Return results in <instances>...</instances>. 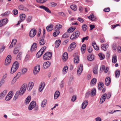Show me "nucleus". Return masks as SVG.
Returning <instances> with one entry per match:
<instances>
[{
    "mask_svg": "<svg viewBox=\"0 0 121 121\" xmlns=\"http://www.w3.org/2000/svg\"><path fill=\"white\" fill-rule=\"evenodd\" d=\"M26 89V86L24 85L22 86L19 91L16 92L13 98V100L15 101L17 98L18 95H22L25 92Z\"/></svg>",
    "mask_w": 121,
    "mask_h": 121,
    "instance_id": "1",
    "label": "nucleus"
},
{
    "mask_svg": "<svg viewBox=\"0 0 121 121\" xmlns=\"http://www.w3.org/2000/svg\"><path fill=\"white\" fill-rule=\"evenodd\" d=\"M19 66L18 62L17 61H15L11 69L10 73H13L18 69Z\"/></svg>",
    "mask_w": 121,
    "mask_h": 121,
    "instance_id": "2",
    "label": "nucleus"
},
{
    "mask_svg": "<svg viewBox=\"0 0 121 121\" xmlns=\"http://www.w3.org/2000/svg\"><path fill=\"white\" fill-rule=\"evenodd\" d=\"M80 35V33L78 31L74 32L71 36L70 39L73 40L77 39Z\"/></svg>",
    "mask_w": 121,
    "mask_h": 121,
    "instance_id": "3",
    "label": "nucleus"
},
{
    "mask_svg": "<svg viewBox=\"0 0 121 121\" xmlns=\"http://www.w3.org/2000/svg\"><path fill=\"white\" fill-rule=\"evenodd\" d=\"M52 53L51 52H47L45 53L43 56V59L45 60H49L51 58Z\"/></svg>",
    "mask_w": 121,
    "mask_h": 121,
    "instance_id": "4",
    "label": "nucleus"
},
{
    "mask_svg": "<svg viewBox=\"0 0 121 121\" xmlns=\"http://www.w3.org/2000/svg\"><path fill=\"white\" fill-rule=\"evenodd\" d=\"M40 69V66L39 65L36 66L35 67L33 70V73L34 75H36L39 72Z\"/></svg>",
    "mask_w": 121,
    "mask_h": 121,
    "instance_id": "5",
    "label": "nucleus"
},
{
    "mask_svg": "<svg viewBox=\"0 0 121 121\" xmlns=\"http://www.w3.org/2000/svg\"><path fill=\"white\" fill-rule=\"evenodd\" d=\"M11 57L10 55H8L7 57L5 62V65H8L9 64L11 60Z\"/></svg>",
    "mask_w": 121,
    "mask_h": 121,
    "instance_id": "6",
    "label": "nucleus"
},
{
    "mask_svg": "<svg viewBox=\"0 0 121 121\" xmlns=\"http://www.w3.org/2000/svg\"><path fill=\"white\" fill-rule=\"evenodd\" d=\"M8 20L7 18H5L1 20L0 21V27H1L7 23Z\"/></svg>",
    "mask_w": 121,
    "mask_h": 121,
    "instance_id": "7",
    "label": "nucleus"
},
{
    "mask_svg": "<svg viewBox=\"0 0 121 121\" xmlns=\"http://www.w3.org/2000/svg\"><path fill=\"white\" fill-rule=\"evenodd\" d=\"M36 31L34 29H32L31 30L30 32L29 35L31 37H33L36 34Z\"/></svg>",
    "mask_w": 121,
    "mask_h": 121,
    "instance_id": "8",
    "label": "nucleus"
},
{
    "mask_svg": "<svg viewBox=\"0 0 121 121\" xmlns=\"http://www.w3.org/2000/svg\"><path fill=\"white\" fill-rule=\"evenodd\" d=\"M76 44L74 42L71 43L70 46L68 48V50L69 51H71L73 50L76 47Z\"/></svg>",
    "mask_w": 121,
    "mask_h": 121,
    "instance_id": "9",
    "label": "nucleus"
},
{
    "mask_svg": "<svg viewBox=\"0 0 121 121\" xmlns=\"http://www.w3.org/2000/svg\"><path fill=\"white\" fill-rule=\"evenodd\" d=\"M82 70L83 65L82 64H81L77 70V74L78 75H80L81 74Z\"/></svg>",
    "mask_w": 121,
    "mask_h": 121,
    "instance_id": "10",
    "label": "nucleus"
},
{
    "mask_svg": "<svg viewBox=\"0 0 121 121\" xmlns=\"http://www.w3.org/2000/svg\"><path fill=\"white\" fill-rule=\"evenodd\" d=\"M107 96V95L106 93L104 94L102 96L100 100V103L102 104L105 101Z\"/></svg>",
    "mask_w": 121,
    "mask_h": 121,
    "instance_id": "11",
    "label": "nucleus"
},
{
    "mask_svg": "<svg viewBox=\"0 0 121 121\" xmlns=\"http://www.w3.org/2000/svg\"><path fill=\"white\" fill-rule=\"evenodd\" d=\"M111 79L109 77H108L105 78V83L107 86H108L111 82Z\"/></svg>",
    "mask_w": 121,
    "mask_h": 121,
    "instance_id": "12",
    "label": "nucleus"
},
{
    "mask_svg": "<svg viewBox=\"0 0 121 121\" xmlns=\"http://www.w3.org/2000/svg\"><path fill=\"white\" fill-rule=\"evenodd\" d=\"M39 8L41 9H43L46 11V12L49 13H51V11L49 9L48 7H45L44 6L41 5L39 6Z\"/></svg>",
    "mask_w": 121,
    "mask_h": 121,
    "instance_id": "13",
    "label": "nucleus"
},
{
    "mask_svg": "<svg viewBox=\"0 0 121 121\" xmlns=\"http://www.w3.org/2000/svg\"><path fill=\"white\" fill-rule=\"evenodd\" d=\"M51 65V63L49 61L45 62L43 65V68L45 69L49 67Z\"/></svg>",
    "mask_w": 121,
    "mask_h": 121,
    "instance_id": "14",
    "label": "nucleus"
},
{
    "mask_svg": "<svg viewBox=\"0 0 121 121\" xmlns=\"http://www.w3.org/2000/svg\"><path fill=\"white\" fill-rule=\"evenodd\" d=\"M44 36H43L40 38L39 43L40 45H43L45 44V41L44 40Z\"/></svg>",
    "mask_w": 121,
    "mask_h": 121,
    "instance_id": "15",
    "label": "nucleus"
},
{
    "mask_svg": "<svg viewBox=\"0 0 121 121\" xmlns=\"http://www.w3.org/2000/svg\"><path fill=\"white\" fill-rule=\"evenodd\" d=\"M34 83L33 82H30L29 83V84L27 86V89L29 91H30L32 89L34 86Z\"/></svg>",
    "mask_w": 121,
    "mask_h": 121,
    "instance_id": "16",
    "label": "nucleus"
},
{
    "mask_svg": "<svg viewBox=\"0 0 121 121\" xmlns=\"http://www.w3.org/2000/svg\"><path fill=\"white\" fill-rule=\"evenodd\" d=\"M37 43H34L32 45L31 48L30 50V51H34L37 48Z\"/></svg>",
    "mask_w": 121,
    "mask_h": 121,
    "instance_id": "17",
    "label": "nucleus"
},
{
    "mask_svg": "<svg viewBox=\"0 0 121 121\" xmlns=\"http://www.w3.org/2000/svg\"><path fill=\"white\" fill-rule=\"evenodd\" d=\"M87 18L92 21H94L96 20V18L92 13L90 15L88 16Z\"/></svg>",
    "mask_w": 121,
    "mask_h": 121,
    "instance_id": "18",
    "label": "nucleus"
},
{
    "mask_svg": "<svg viewBox=\"0 0 121 121\" xmlns=\"http://www.w3.org/2000/svg\"><path fill=\"white\" fill-rule=\"evenodd\" d=\"M108 47L109 46L108 44L106 43L102 45L101 48L103 50L105 51Z\"/></svg>",
    "mask_w": 121,
    "mask_h": 121,
    "instance_id": "19",
    "label": "nucleus"
},
{
    "mask_svg": "<svg viewBox=\"0 0 121 121\" xmlns=\"http://www.w3.org/2000/svg\"><path fill=\"white\" fill-rule=\"evenodd\" d=\"M45 86V83L44 82H41L40 85V87L39 88V91L41 92Z\"/></svg>",
    "mask_w": 121,
    "mask_h": 121,
    "instance_id": "20",
    "label": "nucleus"
},
{
    "mask_svg": "<svg viewBox=\"0 0 121 121\" xmlns=\"http://www.w3.org/2000/svg\"><path fill=\"white\" fill-rule=\"evenodd\" d=\"M18 8L20 10H22L26 11H28V9L24 7L22 5H20L18 6Z\"/></svg>",
    "mask_w": 121,
    "mask_h": 121,
    "instance_id": "21",
    "label": "nucleus"
},
{
    "mask_svg": "<svg viewBox=\"0 0 121 121\" xmlns=\"http://www.w3.org/2000/svg\"><path fill=\"white\" fill-rule=\"evenodd\" d=\"M92 45L95 49L96 50H98L99 49V47L97 45L95 41H93L92 43Z\"/></svg>",
    "mask_w": 121,
    "mask_h": 121,
    "instance_id": "22",
    "label": "nucleus"
},
{
    "mask_svg": "<svg viewBox=\"0 0 121 121\" xmlns=\"http://www.w3.org/2000/svg\"><path fill=\"white\" fill-rule=\"evenodd\" d=\"M88 102L87 101H84L82 104V109L85 108L88 104Z\"/></svg>",
    "mask_w": 121,
    "mask_h": 121,
    "instance_id": "23",
    "label": "nucleus"
},
{
    "mask_svg": "<svg viewBox=\"0 0 121 121\" xmlns=\"http://www.w3.org/2000/svg\"><path fill=\"white\" fill-rule=\"evenodd\" d=\"M43 51L41 49L37 53L36 56L38 58L40 57L43 53Z\"/></svg>",
    "mask_w": 121,
    "mask_h": 121,
    "instance_id": "24",
    "label": "nucleus"
},
{
    "mask_svg": "<svg viewBox=\"0 0 121 121\" xmlns=\"http://www.w3.org/2000/svg\"><path fill=\"white\" fill-rule=\"evenodd\" d=\"M68 58V54L66 52H65L63 55L62 58L64 61L66 60Z\"/></svg>",
    "mask_w": 121,
    "mask_h": 121,
    "instance_id": "25",
    "label": "nucleus"
},
{
    "mask_svg": "<svg viewBox=\"0 0 121 121\" xmlns=\"http://www.w3.org/2000/svg\"><path fill=\"white\" fill-rule=\"evenodd\" d=\"M97 80L95 78H93L92 79L91 82L90 84L92 86H93L96 83Z\"/></svg>",
    "mask_w": 121,
    "mask_h": 121,
    "instance_id": "26",
    "label": "nucleus"
},
{
    "mask_svg": "<svg viewBox=\"0 0 121 121\" xmlns=\"http://www.w3.org/2000/svg\"><path fill=\"white\" fill-rule=\"evenodd\" d=\"M7 93V91L6 90H4L3 92L0 94V99L2 98L6 95Z\"/></svg>",
    "mask_w": 121,
    "mask_h": 121,
    "instance_id": "27",
    "label": "nucleus"
},
{
    "mask_svg": "<svg viewBox=\"0 0 121 121\" xmlns=\"http://www.w3.org/2000/svg\"><path fill=\"white\" fill-rule=\"evenodd\" d=\"M74 62L75 64H77L79 62V58L78 56H76L74 59Z\"/></svg>",
    "mask_w": 121,
    "mask_h": 121,
    "instance_id": "28",
    "label": "nucleus"
},
{
    "mask_svg": "<svg viewBox=\"0 0 121 121\" xmlns=\"http://www.w3.org/2000/svg\"><path fill=\"white\" fill-rule=\"evenodd\" d=\"M60 93L59 91H56L54 95V99H56L60 95Z\"/></svg>",
    "mask_w": 121,
    "mask_h": 121,
    "instance_id": "29",
    "label": "nucleus"
},
{
    "mask_svg": "<svg viewBox=\"0 0 121 121\" xmlns=\"http://www.w3.org/2000/svg\"><path fill=\"white\" fill-rule=\"evenodd\" d=\"M98 89L101 90L104 86V84L102 82H99L98 85Z\"/></svg>",
    "mask_w": 121,
    "mask_h": 121,
    "instance_id": "30",
    "label": "nucleus"
},
{
    "mask_svg": "<svg viewBox=\"0 0 121 121\" xmlns=\"http://www.w3.org/2000/svg\"><path fill=\"white\" fill-rule=\"evenodd\" d=\"M62 26L60 24H58L56 25L55 26V31H59V30L60 29L62 28Z\"/></svg>",
    "mask_w": 121,
    "mask_h": 121,
    "instance_id": "31",
    "label": "nucleus"
},
{
    "mask_svg": "<svg viewBox=\"0 0 121 121\" xmlns=\"http://www.w3.org/2000/svg\"><path fill=\"white\" fill-rule=\"evenodd\" d=\"M31 99L30 96H28L26 99L25 101V103L26 104H28L30 102Z\"/></svg>",
    "mask_w": 121,
    "mask_h": 121,
    "instance_id": "32",
    "label": "nucleus"
},
{
    "mask_svg": "<svg viewBox=\"0 0 121 121\" xmlns=\"http://www.w3.org/2000/svg\"><path fill=\"white\" fill-rule=\"evenodd\" d=\"M61 41L60 40H56L55 42L56 46L55 47L57 48L59 46L60 44Z\"/></svg>",
    "mask_w": 121,
    "mask_h": 121,
    "instance_id": "33",
    "label": "nucleus"
},
{
    "mask_svg": "<svg viewBox=\"0 0 121 121\" xmlns=\"http://www.w3.org/2000/svg\"><path fill=\"white\" fill-rule=\"evenodd\" d=\"M120 71L118 69L117 70L115 73V77L116 78H118L119 77L120 75Z\"/></svg>",
    "mask_w": 121,
    "mask_h": 121,
    "instance_id": "34",
    "label": "nucleus"
},
{
    "mask_svg": "<svg viewBox=\"0 0 121 121\" xmlns=\"http://www.w3.org/2000/svg\"><path fill=\"white\" fill-rule=\"evenodd\" d=\"M86 48V44H84L82 45L81 48V51L82 53H84L85 52Z\"/></svg>",
    "mask_w": 121,
    "mask_h": 121,
    "instance_id": "35",
    "label": "nucleus"
},
{
    "mask_svg": "<svg viewBox=\"0 0 121 121\" xmlns=\"http://www.w3.org/2000/svg\"><path fill=\"white\" fill-rule=\"evenodd\" d=\"M68 69L67 66H65L64 67L63 70V73L64 74H65L67 72Z\"/></svg>",
    "mask_w": 121,
    "mask_h": 121,
    "instance_id": "36",
    "label": "nucleus"
},
{
    "mask_svg": "<svg viewBox=\"0 0 121 121\" xmlns=\"http://www.w3.org/2000/svg\"><path fill=\"white\" fill-rule=\"evenodd\" d=\"M75 29V27H70L68 29L67 32L69 33H71L74 31Z\"/></svg>",
    "mask_w": 121,
    "mask_h": 121,
    "instance_id": "37",
    "label": "nucleus"
},
{
    "mask_svg": "<svg viewBox=\"0 0 121 121\" xmlns=\"http://www.w3.org/2000/svg\"><path fill=\"white\" fill-rule=\"evenodd\" d=\"M52 28L53 25L52 24L50 25L49 26L46 27L47 30L48 31H50L52 30Z\"/></svg>",
    "mask_w": 121,
    "mask_h": 121,
    "instance_id": "38",
    "label": "nucleus"
},
{
    "mask_svg": "<svg viewBox=\"0 0 121 121\" xmlns=\"http://www.w3.org/2000/svg\"><path fill=\"white\" fill-rule=\"evenodd\" d=\"M94 59L93 56L91 55H89L87 56V59L90 61H92Z\"/></svg>",
    "mask_w": 121,
    "mask_h": 121,
    "instance_id": "39",
    "label": "nucleus"
},
{
    "mask_svg": "<svg viewBox=\"0 0 121 121\" xmlns=\"http://www.w3.org/2000/svg\"><path fill=\"white\" fill-rule=\"evenodd\" d=\"M70 8L71 9L74 11H76L77 10V6L75 5H71Z\"/></svg>",
    "mask_w": 121,
    "mask_h": 121,
    "instance_id": "40",
    "label": "nucleus"
},
{
    "mask_svg": "<svg viewBox=\"0 0 121 121\" xmlns=\"http://www.w3.org/2000/svg\"><path fill=\"white\" fill-rule=\"evenodd\" d=\"M117 61V56L115 55L113 56L112 58V61L113 63H116Z\"/></svg>",
    "mask_w": 121,
    "mask_h": 121,
    "instance_id": "41",
    "label": "nucleus"
},
{
    "mask_svg": "<svg viewBox=\"0 0 121 121\" xmlns=\"http://www.w3.org/2000/svg\"><path fill=\"white\" fill-rule=\"evenodd\" d=\"M69 34L68 32H67L65 33L62 36V37L63 38L68 37H69Z\"/></svg>",
    "mask_w": 121,
    "mask_h": 121,
    "instance_id": "42",
    "label": "nucleus"
},
{
    "mask_svg": "<svg viewBox=\"0 0 121 121\" xmlns=\"http://www.w3.org/2000/svg\"><path fill=\"white\" fill-rule=\"evenodd\" d=\"M9 93L6 96L5 98V99L6 101H8L12 97V95H9Z\"/></svg>",
    "mask_w": 121,
    "mask_h": 121,
    "instance_id": "43",
    "label": "nucleus"
},
{
    "mask_svg": "<svg viewBox=\"0 0 121 121\" xmlns=\"http://www.w3.org/2000/svg\"><path fill=\"white\" fill-rule=\"evenodd\" d=\"M82 30L84 31H85L87 29V26L86 25L84 24L82 25Z\"/></svg>",
    "mask_w": 121,
    "mask_h": 121,
    "instance_id": "44",
    "label": "nucleus"
},
{
    "mask_svg": "<svg viewBox=\"0 0 121 121\" xmlns=\"http://www.w3.org/2000/svg\"><path fill=\"white\" fill-rule=\"evenodd\" d=\"M47 100L44 99L43 100L41 103V106L43 108L44 107L46 104H47Z\"/></svg>",
    "mask_w": 121,
    "mask_h": 121,
    "instance_id": "45",
    "label": "nucleus"
},
{
    "mask_svg": "<svg viewBox=\"0 0 121 121\" xmlns=\"http://www.w3.org/2000/svg\"><path fill=\"white\" fill-rule=\"evenodd\" d=\"M20 19L21 20H24L25 18V14H20Z\"/></svg>",
    "mask_w": 121,
    "mask_h": 121,
    "instance_id": "46",
    "label": "nucleus"
},
{
    "mask_svg": "<svg viewBox=\"0 0 121 121\" xmlns=\"http://www.w3.org/2000/svg\"><path fill=\"white\" fill-rule=\"evenodd\" d=\"M48 0H36V1L39 3L43 4L45 3Z\"/></svg>",
    "mask_w": 121,
    "mask_h": 121,
    "instance_id": "47",
    "label": "nucleus"
},
{
    "mask_svg": "<svg viewBox=\"0 0 121 121\" xmlns=\"http://www.w3.org/2000/svg\"><path fill=\"white\" fill-rule=\"evenodd\" d=\"M32 19V17L31 16H28L27 18L26 19V21L28 23L30 22L31 21Z\"/></svg>",
    "mask_w": 121,
    "mask_h": 121,
    "instance_id": "48",
    "label": "nucleus"
},
{
    "mask_svg": "<svg viewBox=\"0 0 121 121\" xmlns=\"http://www.w3.org/2000/svg\"><path fill=\"white\" fill-rule=\"evenodd\" d=\"M96 93V90L95 89H93L91 93V96H94Z\"/></svg>",
    "mask_w": 121,
    "mask_h": 121,
    "instance_id": "49",
    "label": "nucleus"
},
{
    "mask_svg": "<svg viewBox=\"0 0 121 121\" xmlns=\"http://www.w3.org/2000/svg\"><path fill=\"white\" fill-rule=\"evenodd\" d=\"M99 56L100 60H102L104 58V55L101 53H100L99 54Z\"/></svg>",
    "mask_w": 121,
    "mask_h": 121,
    "instance_id": "50",
    "label": "nucleus"
},
{
    "mask_svg": "<svg viewBox=\"0 0 121 121\" xmlns=\"http://www.w3.org/2000/svg\"><path fill=\"white\" fill-rule=\"evenodd\" d=\"M56 31L54 32L53 34V36L55 37H56L57 35L59 34L60 33L59 31Z\"/></svg>",
    "mask_w": 121,
    "mask_h": 121,
    "instance_id": "51",
    "label": "nucleus"
},
{
    "mask_svg": "<svg viewBox=\"0 0 121 121\" xmlns=\"http://www.w3.org/2000/svg\"><path fill=\"white\" fill-rule=\"evenodd\" d=\"M112 49L114 50H116L117 49L116 45L115 43H114L112 45Z\"/></svg>",
    "mask_w": 121,
    "mask_h": 121,
    "instance_id": "52",
    "label": "nucleus"
},
{
    "mask_svg": "<svg viewBox=\"0 0 121 121\" xmlns=\"http://www.w3.org/2000/svg\"><path fill=\"white\" fill-rule=\"evenodd\" d=\"M89 38V37L88 36L83 37L82 38V43L85 40H88Z\"/></svg>",
    "mask_w": 121,
    "mask_h": 121,
    "instance_id": "53",
    "label": "nucleus"
},
{
    "mask_svg": "<svg viewBox=\"0 0 121 121\" xmlns=\"http://www.w3.org/2000/svg\"><path fill=\"white\" fill-rule=\"evenodd\" d=\"M49 5L52 7H55L56 5L57 4L54 2L50 3L49 4Z\"/></svg>",
    "mask_w": 121,
    "mask_h": 121,
    "instance_id": "54",
    "label": "nucleus"
},
{
    "mask_svg": "<svg viewBox=\"0 0 121 121\" xmlns=\"http://www.w3.org/2000/svg\"><path fill=\"white\" fill-rule=\"evenodd\" d=\"M22 53L20 52L17 55V59H19L20 60H21V54Z\"/></svg>",
    "mask_w": 121,
    "mask_h": 121,
    "instance_id": "55",
    "label": "nucleus"
},
{
    "mask_svg": "<svg viewBox=\"0 0 121 121\" xmlns=\"http://www.w3.org/2000/svg\"><path fill=\"white\" fill-rule=\"evenodd\" d=\"M120 111H121L119 110H113L111 111L110 112H108L109 114H112L113 113L115 112H116Z\"/></svg>",
    "mask_w": 121,
    "mask_h": 121,
    "instance_id": "56",
    "label": "nucleus"
},
{
    "mask_svg": "<svg viewBox=\"0 0 121 121\" xmlns=\"http://www.w3.org/2000/svg\"><path fill=\"white\" fill-rule=\"evenodd\" d=\"M77 20L81 23H82L84 21V20L83 19L79 17H78Z\"/></svg>",
    "mask_w": 121,
    "mask_h": 121,
    "instance_id": "57",
    "label": "nucleus"
},
{
    "mask_svg": "<svg viewBox=\"0 0 121 121\" xmlns=\"http://www.w3.org/2000/svg\"><path fill=\"white\" fill-rule=\"evenodd\" d=\"M93 73L95 74H96L97 73V68L96 67L95 68L93 69Z\"/></svg>",
    "mask_w": 121,
    "mask_h": 121,
    "instance_id": "58",
    "label": "nucleus"
},
{
    "mask_svg": "<svg viewBox=\"0 0 121 121\" xmlns=\"http://www.w3.org/2000/svg\"><path fill=\"white\" fill-rule=\"evenodd\" d=\"M35 107L34 105H33L32 106L30 104L28 108L29 110H31Z\"/></svg>",
    "mask_w": 121,
    "mask_h": 121,
    "instance_id": "59",
    "label": "nucleus"
},
{
    "mask_svg": "<svg viewBox=\"0 0 121 121\" xmlns=\"http://www.w3.org/2000/svg\"><path fill=\"white\" fill-rule=\"evenodd\" d=\"M13 13L14 15H16L18 14V11L16 9H14L13 10Z\"/></svg>",
    "mask_w": 121,
    "mask_h": 121,
    "instance_id": "60",
    "label": "nucleus"
},
{
    "mask_svg": "<svg viewBox=\"0 0 121 121\" xmlns=\"http://www.w3.org/2000/svg\"><path fill=\"white\" fill-rule=\"evenodd\" d=\"M30 104L32 106L33 105H34V107H35L36 105V103L35 101H33L30 103Z\"/></svg>",
    "mask_w": 121,
    "mask_h": 121,
    "instance_id": "61",
    "label": "nucleus"
},
{
    "mask_svg": "<svg viewBox=\"0 0 121 121\" xmlns=\"http://www.w3.org/2000/svg\"><path fill=\"white\" fill-rule=\"evenodd\" d=\"M58 14L63 17L65 16V14L63 12H59Z\"/></svg>",
    "mask_w": 121,
    "mask_h": 121,
    "instance_id": "62",
    "label": "nucleus"
},
{
    "mask_svg": "<svg viewBox=\"0 0 121 121\" xmlns=\"http://www.w3.org/2000/svg\"><path fill=\"white\" fill-rule=\"evenodd\" d=\"M27 71V69L26 68H24L22 69V73L24 74Z\"/></svg>",
    "mask_w": 121,
    "mask_h": 121,
    "instance_id": "63",
    "label": "nucleus"
},
{
    "mask_svg": "<svg viewBox=\"0 0 121 121\" xmlns=\"http://www.w3.org/2000/svg\"><path fill=\"white\" fill-rule=\"evenodd\" d=\"M93 50V49L91 47H89L88 48V52L89 53H91L92 52Z\"/></svg>",
    "mask_w": 121,
    "mask_h": 121,
    "instance_id": "64",
    "label": "nucleus"
}]
</instances>
